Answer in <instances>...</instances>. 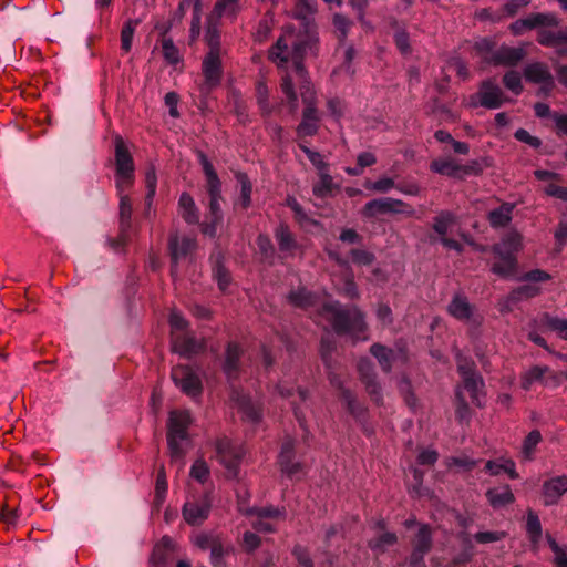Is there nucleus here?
<instances>
[{"instance_id":"nucleus-61","label":"nucleus","mask_w":567,"mask_h":567,"mask_svg":"<svg viewBox=\"0 0 567 567\" xmlns=\"http://www.w3.org/2000/svg\"><path fill=\"white\" fill-rule=\"evenodd\" d=\"M293 451H295V442L291 439H287L282 445L281 451L279 453V465L282 468L287 464H290L293 460Z\"/></svg>"},{"instance_id":"nucleus-34","label":"nucleus","mask_w":567,"mask_h":567,"mask_svg":"<svg viewBox=\"0 0 567 567\" xmlns=\"http://www.w3.org/2000/svg\"><path fill=\"white\" fill-rule=\"evenodd\" d=\"M525 79L528 82L540 84L550 78H553L546 64L540 62H534L524 69Z\"/></svg>"},{"instance_id":"nucleus-7","label":"nucleus","mask_w":567,"mask_h":567,"mask_svg":"<svg viewBox=\"0 0 567 567\" xmlns=\"http://www.w3.org/2000/svg\"><path fill=\"white\" fill-rule=\"evenodd\" d=\"M415 210L412 206L401 199L392 197L377 198L368 202L362 208V215L368 218H373L382 214H401L405 216H413Z\"/></svg>"},{"instance_id":"nucleus-59","label":"nucleus","mask_w":567,"mask_h":567,"mask_svg":"<svg viewBox=\"0 0 567 567\" xmlns=\"http://www.w3.org/2000/svg\"><path fill=\"white\" fill-rule=\"evenodd\" d=\"M257 246L260 250V254L265 260H269L275 257V248L267 235H259L257 238Z\"/></svg>"},{"instance_id":"nucleus-63","label":"nucleus","mask_w":567,"mask_h":567,"mask_svg":"<svg viewBox=\"0 0 567 567\" xmlns=\"http://www.w3.org/2000/svg\"><path fill=\"white\" fill-rule=\"evenodd\" d=\"M169 324L172 328V336L174 333H185L187 331L188 322L186 319L177 311H172L169 315Z\"/></svg>"},{"instance_id":"nucleus-5","label":"nucleus","mask_w":567,"mask_h":567,"mask_svg":"<svg viewBox=\"0 0 567 567\" xmlns=\"http://www.w3.org/2000/svg\"><path fill=\"white\" fill-rule=\"evenodd\" d=\"M199 163L203 167L205 177H206V190L209 196L208 208L209 215L208 218H214L215 221H221L223 213L220 208L221 200V183L218 178L216 171L214 169L213 164L209 162L207 156L203 153H198Z\"/></svg>"},{"instance_id":"nucleus-44","label":"nucleus","mask_w":567,"mask_h":567,"mask_svg":"<svg viewBox=\"0 0 567 567\" xmlns=\"http://www.w3.org/2000/svg\"><path fill=\"white\" fill-rule=\"evenodd\" d=\"M141 23L140 19H130L127 20L121 31V48L124 52H130L132 48V41L134 37V32L137 25Z\"/></svg>"},{"instance_id":"nucleus-33","label":"nucleus","mask_w":567,"mask_h":567,"mask_svg":"<svg viewBox=\"0 0 567 567\" xmlns=\"http://www.w3.org/2000/svg\"><path fill=\"white\" fill-rule=\"evenodd\" d=\"M498 258L492 266V271L501 277H509L515 274L516 270V257L506 254H495Z\"/></svg>"},{"instance_id":"nucleus-29","label":"nucleus","mask_w":567,"mask_h":567,"mask_svg":"<svg viewBox=\"0 0 567 567\" xmlns=\"http://www.w3.org/2000/svg\"><path fill=\"white\" fill-rule=\"evenodd\" d=\"M522 235L517 231H509L503 237L501 243L493 247V252L515 256L522 249Z\"/></svg>"},{"instance_id":"nucleus-41","label":"nucleus","mask_w":567,"mask_h":567,"mask_svg":"<svg viewBox=\"0 0 567 567\" xmlns=\"http://www.w3.org/2000/svg\"><path fill=\"white\" fill-rule=\"evenodd\" d=\"M146 196H145V216L150 215L153 200L156 194L157 176L154 167L147 169L145 175Z\"/></svg>"},{"instance_id":"nucleus-25","label":"nucleus","mask_w":567,"mask_h":567,"mask_svg":"<svg viewBox=\"0 0 567 567\" xmlns=\"http://www.w3.org/2000/svg\"><path fill=\"white\" fill-rule=\"evenodd\" d=\"M485 495L489 505L494 509L503 508L515 502V496L509 485H502L494 488H489L487 489Z\"/></svg>"},{"instance_id":"nucleus-10","label":"nucleus","mask_w":567,"mask_h":567,"mask_svg":"<svg viewBox=\"0 0 567 567\" xmlns=\"http://www.w3.org/2000/svg\"><path fill=\"white\" fill-rule=\"evenodd\" d=\"M202 72L204 80L199 84V91L202 94H209L221 82V53H206L202 63Z\"/></svg>"},{"instance_id":"nucleus-35","label":"nucleus","mask_w":567,"mask_h":567,"mask_svg":"<svg viewBox=\"0 0 567 567\" xmlns=\"http://www.w3.org/2000/svg\"><path fill=\"white\" fill-rule=\"evenodd\" d=\"M514 206L509 203L502 204L498 208L493 209L488 214V221L492 227H505L512 220Z\"/></svg>"},{"instance_id":"nucleus-8","label":"nucleus","mask_w":567,"mask_h":567,"mask_svg":"<svg viewBox=\"0 0 567 567\" xmlns=\"http://www.w3.org/2000/svg\"><path fill=\"white\" fill-rule=\"evenodd\" d=\"M243 455V447L229 439L223 437L216 442V457L229 477L237 476Z\"/></svg>"},{"instance_id":"nucleus-27","label":"nucleus","mask_w":567,"mask_h":567,"mask_svg":"<svg viewBox=\"0 0 567 567\" xmlns=\"http://www.w3.org/2000/svg\"><path fill=\"white\" fill-rule=\"evenodd\" d=\"M178 213L189 225H196L199 221V212L188 193H183L178 199Z\"/></svg>"},{"instance_id":"nucleus-16","label":"nucleus","mask_w":567,"mask_h":567,"mask_svg":"<svg viewBox=\"0 0 567 567\" xmlns=\"http://www.w3.org/2000/svg\"><path fill=\"white\" fill-rule=\"evenodd\" d=\"M358 371L360 373L362 382L365 384V389L371 399L377 403H382L381 389L379 383L375 381V374L373 372V365L367 358H362L358 362Z\"/></svg>"},{"instance_id":"nucleus-14","label":"nucleus","mask_w":567,"mask_h":567,"mask_svg":"<svg viewBox=\"0 0 567 567\" xmlns=\"http://www.w3.org/2000/svg\"><path fill=\"white\" fill-rule=\"evenodd\" d=\"M210 499L207 495L199 498L188 499L183 506L184 519L189 525H200L207 519L210 512Z\"/></svg>"},{"instance_id":"nucleus-47","label":"nucleus","mask_w":567,"mask_h":567,"mask_svg":"<svg viewBox=\"0 0 567 567\" xmlns=\"http://www.w3.org/2000/svg\"><path fill=\"white\" fill-rule=\"evenodd\" d=\"M257 104L262 116H269L272 113V106L269 103V91L264 82H258L256 86Z\"/></svg>"},{"instance_id":"nucleus-2","label":"nucleus","mask_w":567,"mask_h":567,"mask_svg":"<svg viewBox=\"0 0 567 567\" xmlns=\"http://www.w3.org/2000/svg\"><path fill=\"white\" fill-rule=\"evenodd\" d=\"M306 29L307 33L305 35H300L297 34L293 29L287 28L270 52L274 61H291L297 73L301 78L303 76L302 59L307 49L310 48L313 41V34L310 31L309 22L306 23Z\"/></svg>"},{"instance_id":"nucleus-57","label":"nucleus","mask_w":567,"mask_h":567,"mask_svg":"<svg viewBox=\"0 0 567 567\" xmlns=\"http://www.w3.org/2000/svg\"><path fill=\"white\" fill-rule=\"evenodd\" d=\"M188 8H192L193 12L202 10V0H182L174 12L173 20L181 22Z\"/></svg>"},{"instance_id":"nucleus-53","label":"nucleus","mask_w":567,"mask_h":567,"mask_svg":"<svg viewBox=\"0 0 567 567\" xmlns=\"http://www.w3.org/2000/svg\"><path fill=\"white\" fill-rule=\"evenodd\" d=\"M398 537L394 533L384 532L374 539L369 542V546L373 550L384 551L386 547L392 546L396 543Z\"/></svg>"},{"instance_id":"nucleus-1","label":"nucleus","mask_w":567,"mask_h":567,"mask_svg":"<svg viewBox=\"0 0 567 567\" xmlns=\"http://www.w3.org/2000/svg\"><path fill=\"white\" fill-rule=\"evenodd\" d=\"M288 301L307 311L317 310L316 321L327 320L338 334H348L354 342L368 339L365 316L357 306L343 308L338 301L321 303L320 298L306 288L290 291Z\"/></svg>"},{"instance_id":"nucleus-22","label":"nucleus","mask_w":567,"mask_h":567,"mask_svg":"<svg viewBox=\"0 0 567 567\" xmlns=\"http://www.w3.org/2000/svg\"><path fill=\"white\" fill-rule=\"evenodd\" d=\"M567 492V476L560 475L547 480L543 484L544 504L549 506L556 504L563 494Z\"/></svg>"},{"instance_id":"nucleus-36","label":"nucleus","mask_w":567,"mask_h":567,"mask_svg":"<svg viewBox=\"0 0 567 567\" xmlns=\"http://www.w3.org/2000/svg\"><path fill=\"white\" fill-rule=\"evenodd\" d=\"M542 327L555 332L560 339L567 341V318H559L549 313L540 317Z\"/></svg>"},{"instance_id":"nucleus-49","label":"nucleus","mask_w":567,"mask_h":567,"mask_svg":"<svg viewBox=\"0 0 567 567\" xmlns=\"http://www.w3.org/2000/svg\"><path fill=\"white\" fill-rule=\"evenodd\" d=\"M526 532L532 543H538L542 536V525L538 515L533 511L527 513Z\"/></svg>"},{"instance_id":"nucleus-55","label":"nucleus","mask_w":567,"mask_h":567,"mask_svg":"<svg viewBox=\"0 0 567 567\" xmlns=\"http://www.w3.org/2000/svg\"><path fill=\"white\" fill-rule=\"evenodd\" d=\"M332 23L336 31L338 32L339 41L343 42L348 37L349 30L352 25V21L341 13H336L333 16Z\"/></svg>"},{"instance_id":"nucleus-3","label":"nucleus","mask_w":567,"mask_h":567,"mask_svg":"<svg viewBox=\"0 0 567 567\" xmlns=\"http://www.w3.org/2000/svg\"><path fill=\"white\" fill-rule=\"evenodd\" d=\"M192 422L187 411H173L168 419L167 443L173 460H179L185 454L184 442L188 439V426Z\"/></svg>"},{"instance_id":"nucleus-56","label":"nucleus","mask_w":567,"mask_h":567,"mask_svg":"<svg viewBox=\"0 0 567 567\" xmlns=\"http://www.w3.org/2000/svg\"><path fill=\"white\" fill-rule=\"evenodd\" d=\"M167 492V481L164 467L162 466L158 471L156 485H155V503L156 505L163 504Z\"/></svg>"},{"instance_id":"nucleus-28","label":"nucleus","mask_w":567,"mask_h":567,"mask_svg":"<svg viewBox=\"0 0 567 567\" xmlns=\"http://www.w3.org/2000/svg\"><path fill=\"white\" fill-rule=\"evenodd\" d=\"M240 10V0H217L210 16L216 20L221 18L235 20Z\"/></svg>"},{"instance_id":"nucleus-12","label":"nucleus","mask_w":567,"mask_h":567,"mask_svg":"<svg viewBox=\"0 0 567 567\" xmlns=\"http://www.w3.org/2000/svg\"><path fill=\"white\" fill-rule=\"evenodd\" d=\"M250 514L256 515V519L252 520V527L260 533H272L276 530L278 522L286 518L285 508L266 506L261 508H254Z\"/></svg>"},{"instance_id":"nucleus-39","label":"nucleus","mask_w":567,"mask_h":567,"mask_svg":"<svg viewBox=\"0 0 567 567\" xmlns=\"http://www.w3.org/2000/svg\"><path fill=\"white\" fill-rule=\"evenodd\" d=\"M371 354L378 360L381 369L384 372H390L392 369L393 351L381 343H374L370 348Z\"/></svg>"},{"instance_id":"nucleus-45","label":"nucleus","mask_w":567,"mask_h":567,"mask_svg":"<svg viewBox=\"0 0 567 567\" xmlns=\"http://www.w3.org/2000/svg\"><path fill=\"white\" fill-rule=\"evenodd\" d=\"M543 437L538 430H533L527 434L523 441L522 455L525 460H532L537 445L542 442Z\"/></svg>"},{"instance_id":"nucleus-58","label":"nucleus","mask_w":567,"mask_h":567,"mask_svg":"<svg viewBox=\"0 0 567 567\" xmlns=\"http://www.w3.org/2000/svg\"><path fill=\"white\" fill-rule=\"evenodd\" d=\"M190 476L200 483L206 482L209 477L207 463L204 460L195 461L190 468Z\"/></svg>"},{"instance_id":"nucleus-60","label":"nucleus","mask_w":567,"mask_h":567,"mask_svg":"<svg viewBox=\"0 0 567 567\" xmlns=\"http://www.w3.org/2000/svg\"><path fill=\"white\" fill-rule=\"evenodd\" d=\"M213 276L217 280L220 290H226L230 284V274L219 261L213 268Z\"/></svg>"},{"instance_id":"nucleus-24","label":"nucleus","mask_w":567,"mask_h":567,"mask_svg":"<svg viewBox=\"0 0 567 567\" xmlns=\"http://www.w3.org/2000/svg\"><path fill=\"white\" fill-rule=\"evenodd\" d=\"M116 174H134L133 157L121 136L114 140Z\"/></svg>"},{"instance_id":"nucleus-15","label":"nucleus","mask_w":567,"mask_h":567,"mask_svg":"<svg viewBox=\"0 0 567 567\" xmlns=\"http://www.w3.org/2000/svg\"><path fill=\"white\" fill-rule=\"evenodd\" d=\"M526 55L523 48L502 45L486 58V62L493 65L515 66Z\"/></svg>"},{"instance_id":"nucleus-13","label":"nucleus","mask_w":567,"mask_h":567,"mask_svg":"<svg viewBox=\"0 0 567 567\" xmlns=\"http://www.w3.org/2000/svg\"><path fill=\"white\" fill-rule=\"evenodd\" d=\"M174 383L188 396L195 398L202 393L203 386L198 375L187 365H178L172 370Z\"/></svg>"},{"instance_id":"nucleus-30","label":"nucleus","mask_w":567,"mask_h":567,"mask_svg":"<svg viewBox=\"0 0 567 567\" xmlns=\"http://www.w3.org/2000/svg\"><path fill=\"white\" fill-rule=\"evenodd\" d=\"M431 169L444 176L461 178V164L450 156L432 161Z\"/></svg>"},{"instance_id":"nucleus-26","label":"nucleus","mask_w":567,"mask_h":567,"mask_svg":"<svg viewBox=\"0 0 567 567\" xmlns=\"http://www.w3.org/2000/svg\"><path fill=\"white\" fill-rule=\"evenodd\" d=\"M120 197V221L118 229H121V240L130 238V231L132 228V202L128 195H122Z\"/></svg>"},{"instance_id":"nucleus-4","label":"nucleus","mask_w":567,"mask_h":567,"mask_svg":"<svg viewBox=\"0 0 567 567\" xmlns=\"http://www.w3.org/2000/svg\"><path fill=\"white\" fill-rule=\"evenodd\" d=\"M334 350V341L331 339L330 333L327 332L321 339V355L323 361L329 369L330 383L340 390V398L347 405L348 411L354 415L360 416L363 412L362 406L357 402L354 394L343 386V379L340 374L332 371V367L329 363V355Z\"/></svg>"},{"instance_id":"nucleus-40","label":"nucleus","mask_w":567,"mask_h":567,"mask_svg":"<svg viewBox=\"0 0 567 567\" xmlns=\"http://www.w3.org/2000/svg\"><path fill=\"white\" fill-rule=\"evenodd\" d=\"M162 47V54L165 61L171 65H177L183 61L179 49L175 45L173 40L167 37H162L159 40Z\"/></svg>"},{"instance_id":"nucleus-19","label":"nucleus","mask_w":567,"mask_h":567,"mask_svg":"<svg viewBox=\"0 0 567 567\" xmlns=\"http://www.w3.org/2000/svg\"><path fill=\"white\" fill-rule=\"evenodd\" d=\"M537 42L544 47L556 49L559 55H566L567 29L557 31L542 29L537 33Z\"/></svg>"},{"instance_id":"nucleus-48","label":"nucleus","mask_w":567,"mask_h":567,"mask_svg":"<svg viewBox=\"0 0 567 567\" xmlns=\"http://www.w3.org/2000/svg\"><path fill=\"white\" fill-rule=\"evenodd\" d=\"M237 181L240 184V197L238 205L246 209L250 206L251 203L252 186L248 176L244 173L237 174Z\"/></svg>"},{"instance_id":"nucleus-54","label":"nucleus","mask_w":567,"mask_h":567,"mask_svg":"<svg viewBox=\"0 0 567 567\" xmlns=\"http://www.w3.org/2000/svg\"><path fill=\"white\" fill-rule=\"evenodd\" d=\"M503 83L506 89L514 94L519 95L523 92L522 76L517 71H508L503 76Z\"/></svg>"},{"instance_id":"nucleus-42","label":"nucleus","mask_w":567,"mask_h":567,"mask_svg":"<svg viewBox=\"0 0 567 567\" xmlns=\"http://www.w3.org/2000/svg\"><path fill=\"white\" fill-rule=\"evenodd\" d=\"M413 549L427 554L432 548V533L427 525H422L412 540Z\"/></svg>"},{"instance_id":"nucleus-20","label":"nucleus","mask_w":567,"mask_h":567,"mask_svg":"<svg viewBox=\"0 0 567 567\" xmlns=\"http://www.w3.org/2000/svg\"><path fill=\"white\" fill-rule=\"evenodd\" d=\"M275 238L279 248L281 259L293 257L299 248L295 235L286 224H280L275 229Z\"/></svg>"},{"instance_id":"nucleus-52","label":"nucleus","mask_w":567,"mask_h":567,"mask_svg":"<svg viewBox=\"0 0 567 567\" xmlns=\"http://www.w3.org/2000/svg\"><path fill=\"white\" fill-rule=\"evenodd\" d=\"M281 91L287 97V102L291 113H295L298 110V96L293 90L292 80L289 75L282 78L281 81Z\"/></svg>"},{"instance_id":"nucleus-17","label":"nucleus","mask_w":567,"mask_h":567,"mask_svg":"<svg viewBox=\"0 0 567 567\" xmlns=\"http://www.w3.org/2000/svg\"><path fill=\"white\" fill-rule=\"evenodd\" d=\"M204 342L195 338L192 333H174L172 339V348L175 352L190 357L204 350Z\"/></svg>"},{"instance_id":"nucleus-23","label":"nucleus","mask_w":567,"mask_h":567,"mask_svg":"<svg viewBox=\"0 0 567 567\" xmlns=\"http://www.w3.org/2000/svg\"><path fill=\"white\" fill-rule=\"evenodd\" d=\"M480 104L486 109H498L502 106L503 91L492 81L482 83L478 92Z\"/></svg>"},{"instance_id":"nucleus-31","label":"nucleus","mask_w":567,"mask_h":567,"mask_svg":"<svg viewBox=\"0 0 567 567\" xmlns=\"http://www.w3.org/2000/svg\"><path fill=\"white\" fill-rule=\"evenodd\" d=\"M241 352L243 351L237 343H228L226 349L224 371L229 379L237 377Z\"/></svg>"},{"instance_id":"nucleus-46","label":"nucleus","mask_w":567,"mask_h":567,"mask_svg":"<svg viewBox=\"0 0 567 567\" xmlns=\"http://www.w3.org/2000/svg\"><path fill=\"white\" fill-rule=\"evenodd\" d=\"M529 29L539 27H557L559 21L553 13H533L526 17Z\"/></svg>"},{"instance_id":"nucleus-62","label":"nucleus","mask_w":567,"mask_h":567,"mask_svg":"<svg viewBox=\"0 0 567 567\" xmlns=\"http://www.w3.org/2000/svg\"><path fill=\"white\" fill-rule=\"evenodd\" d=\"M395 186L394 179L391 177H382L375 182H367L365 188L378 192V193H388Z\"/></svg>"},{"instance_id":"nucleus-18","label":"nucleus","mask_w":567,"mask_h":567,"mask_svg":"<svg viewBox=\"0 0 567 567\" xmlns=\"http://www.w3.org/2000/svg\"><path fill=\"white\" fill-rule=\"evenodd\" d=\"M548 379L557 382L555 373L546 365H534L520 375V385L525 391L532 389L535 383L547 384Z\"/></svg>"},{"instance_id":"nucleus-32","label":"nucleus","mask_w":567,"mask_h":567,"mask_svg":"<svg viewBox=\"0 0 567 567\" xmlns=\"http://www.w3.org/2000/svg\"><path fill=\"white\" fill-rule=\"evenodd\" d=\"M462 380L463 386L470 393L473 403H475L477 406H482V396L484 395V382L482 377L477 373H474L472 375L465 377Z\"/></svg>"},{"instance_id":"nucleus-21","label":"nucleus","mask_w":567,"mask_h":567,"mask_svg":"<svg viewBox=\"0 0 567 567\" xmlns=\"http://www.w3.org/2000/svg\"><path fill=\"white\" fill-rule=\"evenodd\" d=\"M230 399L246 421L256 423L260 420V408L237 389H233Z\"/></svg>"},{"instance_id":"nucleus-6","label":"nucleus","mask_w":567,"mask_h":567,"mask_svg":"<svg viewBox=\"0 0 567 567\" xmlns=\"http://www.w3.org/2000/svg\"><path fill=\"white\" fill-rule=\"evenodd\" d=\"M302 101L306 107L302 112V120L296 132L299 138L313 136L319 128V116L315 107V92L309 83H305L300 87Z\"/></svg>"},{"instance_id":"nucleus-11","label":"nucleus","mask_w":567,"mask_h":567,"mask_svg":"<svg viewBox=\"0 0 567 567\" xmlns=\"http://www.w3.org/2000/svg\"><path fill=\"white\" fill-rule=\"evenodd\" d=\"M196 248L197 241L195 238L187 236L181 237L177 234L169 235L168 250L172 260V276H176L178 262L192 255Z\"/></svg>"},{"instance_id":"nucleus-38","label":"nucleus","mask_w":567,"mask_h":567,"mask_svg":"<svg viewBox=\"0 0 567 567\" xmlns=\"http://www.w3.org/2000/svg\"><path fill=\"white\" fill-rule=\"evenodd\" d=\"M539 293V288L533 285H524L514 289L507 297L506 303L501 307V311L509 310L508 303L518 302L522 299H528L537 296Z\"/></svg>"},{"instance_id":"nucleus-64","label":"nucleus","mask_w":567,"mask_h":567,"mask_svg":"<svg viewBox=\"0 0 567 567\" xmlns=\"http://www.w3.org/2000/svg\"><path fill=\"white\" fill-rule=\"evenodd\" d=\"M549 546L555 554L557 567H567V547L559 546L555 540H549Z\"/></svg>"},{"instance_id":"nucleus-43","label":"nucleus","mask_w":567,"mask_h":567,"mask_svg":"<svg viewBox=\"0 0 567 567\" xmlns=\"http://www.w3.org/2000/svg\"><path fill=\"white\" fill-rule=\"evenodd\" d=\"M454 221L455 217L451 212L442 210L434 217L433 229L440 238L444 237Z\"/></svg>"},{"instance_id":"nucleus-37","label":"nucleus","mask_w":567,"mask_h":567,"mask_svg":"<svg viewBox=\"0 0 567 567\" xmlns=\"http://www.w3.org/2000/svg\"><path fill=\"white\" fill-rule=\"evenodd\" d=\"M206 42L209 48L207 53H221L220 34L217 27L216 18L209 16L206 27Z\"/></svg>"},{"instance_id":"nucleus-51","label":"nucleus","mask_w":567,"mask_h":567,"mask_svg":"<svg viewBox=\"0 0 567 567\" xmlns=\"http://www.w3.org/2000/svg\"><path fill=\"white\" fill-rule=\"evenodd\" d=\"M337 289L341 295L349 299L359 298V291L353 280V275L350 271L346 274L342 282L337 285Z\"/></svg>"},{"instance_id":"nucleus-9","label":"nucleus","mask_w":567,"mask_h":567,"mask_svg":"<svg viewBox=\"0 0 567 567\" xmlns=\"http://www.w3.org/2000/svg\"><path fill=\"white\" fill-rule=\"evenodd\" d=\"M447 312L454 319L468 324L471 328H477L483 322V316L463 293H456L453 296L447 306Z\"/></svg>"},{"instance_id":"nucleus-50","label":"nucleus","mask_w":567,"mask_h":567,"mask_svg":"<svg viewBox=\"0 0 567 567\" xmlns=\"http://www.w3.org/2000/svg\"><path fill=\"white\" fill-rule=\"evenodd\" d=\"M319 182L313 185V194L317 197L324 198L332 193L333 182L327 171L319 173Z\"/></svg>"}]
</instances>
